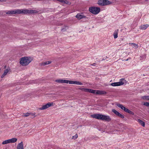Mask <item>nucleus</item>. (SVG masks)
Wrapping results in <instances>:
<instances>
[{
	"label": "nucleus",
	"mask_w": 149,
	"mask_h": 149,
	"mask_svg": "<svg viewBox=\"0 0 149 149\" xmlns=\"http://www.w3.org/2000/svg\"><path fill=\"white\" fill-rule=\"evenodd\" d=\"M55 81L57 82L63 83V79H57L55 80Z\"/></svg>",
	"instance_id": "obj_26"
},
{
	"label": "nucleus",
	"mask_w": 149,
	"mask_h": 149,
	"mask_svg": "<svg viewBox=\"0 0 149 149\" xmlns=\"http://www.w3.org/2000/svg\"><path fill=\"white\" fill-rule=\"evenodd\" d=\"M129 44L130 45H132L133 46V47H135L136 48H137L138 47V45L137 44L134 43H129Z\"/></svg>",
	"instance_id": "obj_21"
},
{
	"label": "nucleus",
	"mask_w": 149,
	"mask_h": 149,
	"mask_svg": "<svg viewBox=\"0 0 149 149\" xmlns=\"http://www.w3.org/2000/svg\"><path fill=\"white\" fill-rule=\"evenodd\" d=\"M17 14H32L38 13V12L36 10H28L27 9H17Z\"/></svg>",
	"instance_id": "obj_2"
},
{
	"label": "nucleus",
	"mask_w": 149,
	"mask_h": 149,
	"mask_svg": "<svg viewBox=\"0 0 149 149\" xmlns=\"http://www.w3.org/2000/svg\"><path fill=\"white\" fill-rule=\"evenodd\" d=\"M124 84V83L122 81L118 82H114L111 84V85L113 86H118L122 85Z\"/></svg>",
	"instance_id": "obj_10"
},
{
	"label": "nucleus",
	"mask_w": 149,
	"mask_h": 149,
	"mask_svg": "<svg viewBox=\"0 0 149 149\" xmlns=\"http://www.w3.org/2000/svg\"><path fill=\"white\" fill-rule=\"evenodd\" d=\"M30 116L29 113H24L22 115L23 116L25 117H27Z\"/></svg>",
	"instance_id": "obj_25"
},
{
	"label": "nucleus",
	"mask_w": 149,
	"mask_h": 149,
	"mask_svg": "<svg viewBox=\"0 0 149 149\" xmlns=\"http://www.w3.org/2000/svg\"><path fill=\"white\" fill-rule=\"evenodd\" d=\"M127 113H128L130 114H132L133 115L134 114V113L133 112L131 111L128 109H127L126 111L125 112Z\"/></svg>",
	"instance_id": "obj_22"
},
{
	"label": "nucleus",
	"mask_w": 149,
	"mask_h": 149,
	"mask_svg": "<svg viewBox=\"0 0 149 149\" xmlns=\"http://www.w3.org/2000/svg\"><path fill=\"white\" fill-rule=\"evenodd\" d=\"M16 148L17 149H24L23 143L22 141L18 144Z\"/></svg>",
	"instance_id": "obj_14"
},
{
	"label": "nucleus",
	"mask_w": 149,
	"mask_h": 149,
	"mask_svg": "<svg viewBox=\"0 0 149 149\" xmlns=\"http://www.w3.org/2000/svg\"><path fill=\"white\" fill-rule=\"evenodd\" d=\"M117 106L121 108L122 110H123L125 112H126L127 109V108L125 107H124L123 105L122 104H117Z\"/></svg>",
	"instance_id": "obj_15"
},
{
	"label": "nucleus",
	"mask_w": 149,
	"mask_h": 149,
	"mask_svg": "<svg viewBox=\"0 0 149 149\" xmlns=\"http://www.w3.org/2000/svg\"><path fill=\"white\" fill-rule=\"evenodd\" d=\"M149 26V25L146 24L145 25H142L140 26V28L142 30H145Z\"/></svg>",
	"instance_id": "obj_16"
},
{
	"label": "nucleus",
	"mask_w": 149,
	"mask_h": 149,
	"mask_svg": "<svg viewBox=\"0 0 149 149\" xmlns=\"http://www.w3.org/2000/svg\"><path fill=\"white\" fill-rule=\"evenodd\" d=\"M111 2L107 0H99L98 1V4L100 6H105L111 4Z\"/></svg>",
	"instance_id": "obj_5"
},
{
	"label": "nucleus",
	"mask_w": 149,
	"mask_h": 149,
	"mask_svg": "<svg viewBox=\"0 0 149 149\" xmlns=\"http://www.w3.org/2000/svg\"><path fill=\"white\" fill-rule=\"evenodd\" d=\"M75 17L79 20H80L83 18H87V17L83 15L80 13H78L77 14Z\"/></svg>",
	"instance_id": "obj_13"
},
{
	"label": "nucleus",
	"mask_w": 149,
	"mask_h": 149,
	"mask_svg": "<svg viewBox=\"0 0 149 149\" xmlns=\"http://www.w3.org/2000/svg\"><path fill=\"white\" fill-rule=\"evenodd\" d=\"M119 31V30L118 29H116L114 31L113 33V36H114V38L115 39H116L118 37V33Z\"/></svg>",
	"instance_id": "obj_17"
},
{
	"label": "nucleus",
	"mask_w": 149,
	"mask_h": 149,
	"mask_svg": "<svg viewBox=\"0 0 149 149\" xmlns=\"http://www.w3.org/2000/svg\"><path fill=\"white\" fill-rule=\"evenodd\" d=\"M5 12L7 15H13L17 14V10L5 11Z\"/></svg>",
	"instance_id": "obj_11"
},
{
	"label": "nucleus",
	"mask_w": 149,
	"mask_h": 149,
	"mask_svg": "<svg viewBox=\"0 0 149 149\" xmlns=\"http://www.w3.org/2000/svg\"><path fill=\"white\" fill-rule=\"evenodd\" d=\"M89 11L90 12L94 15L98 14L100 11V8L99 7L92 6L89 8Z\"/></svg>",
	"instance_id": "obj_4"
},
{
	"label": "nucleus",
	"mask_w": 149,
	"mask_h": 149,
	"mask_svg": "<svg viewBox=\"0 0 149 149\" xmlns=\"http://www.w3.org/2000/svg\"><path fill=\"white\" fill-rule=\"evenodd\" d=\"M92 117L99 120H104L109 122L111 121V117L108 116L103 115L100 114H93L91 115Z\"/></svg>",
	"instance_id": "obj_1"
},
{
	"label": "nucleus",
	"mask_w": 149,
	"mask_h": 149,
	"mask_svg": "<svg viewBox=\"0 0 149 149\" xmlns=\"http://www.w3.org/2000/svg\"><path fill=\"white\" fill-rule=\"evenodd\" d=\"M79 89L85 92H89L90 93H93V89L90 88H80Z\"/></svg>",
	"instance_id": "obj_12"
},
{
	"label": "nucleus",
	"mask_w": 149,
	"mask_h": 149,
	"mask_svg": "<svg viewBox=\"0 0 149 149\" xmlns=\"http://www.w3.org/2000/svg\"><path fill=\"white\" fill-rule=\"evenodd\" d=\"M6 0H0V2H3L6 1Z\"/></svg>",
	"instance_id": "obj_32"
},
{
	"label": "nucleus",
	"mask_w": 149,
	"mask_h": 149,
	"mask_svg": "<svg viewBox=\"0 0 149 149\" xmlns=\"http://www.w3.org/2000/svg\"><path fill=\"white\" fill-rule=\"evenodd\" d=\"M93 93H91L93 94H96L97 95H104L106 94L107 93L104 91H100V90H93Z\"/></svg>",
	"instance_id": "obj_8"
},
{
	"label": "nucleus",
	"mask_w": 149,
	"mask_h": 149,
	"mask_svg": "<svg viewBox=\"0 0 149 149\" xmlns=\"http://www.w3.org/2000/svg\"><path fill=\"white\" fill-rule=\"evenodd\" d=\"M121 80H124V79H121Z\"/></svg>",
	"instance_id": "obj_34"
},
{
	"label": "nucleus",
	"mask_w": 149,
	"mask_h": 149,
	"mask_svg": "<svg viewBox=\"0 0 149 149\" xmlns=\"http://www.w3.org/2000/svg\"><path fill=\"white\" fill-rule=\"evenodd\" d=\"M142 98L143 100H149V96H143L142 97Z\"/></svg>",
	"instance_id": "obj_23"
},
{
	"label": "nucleus",
	"mask_w": 149,
	"mask_h": 149,
	"mask_svg": "<svg viewBox=\"0 0 149 149\" xmlns=\"http://www.w3.org/2000/svg\"><path fill=\"white\" fill-rule=\"evenodd\" d=\"M95 65H96V63H93L91 64V65H92V66H95Z\"/></svg>",
	"instance_id": "obj_33"
},
{
	"label": "nucleus",
	"mask_w": 149,
	"mask_h": 149,
	"mask_svg": "<svg viewBox=\"0 0 149 149\" xmlns=\"http://www.w3.org/2000/svg\"><path fill=\"white\" fill-rule=\"evenodd\" d=\"M143 105L147 107L149 106V102H145L143 104Z\"/></svg>",
	"instance_id": "obj_30"
},
{
	"label": "nucleus",
	"mask_w": 149,
	"mask_h": 149,
	"mask_svg": "<svg viewBox=\"0 0 149 149\" xmlns=\"http://www.w3.org/2000/svg\"><path fill=\"white\" fill-rule=\"evenodd\" d=\"M36 113H29L30 115H31L32 116H34V117H35L36 116L35 115Z\"/></svg>",
	"instance_id": "obj_31"
},
{
	"label": "nucleus",
	"mask_w": 149,
	"mask_h": 149,
	"mask_svg": "<svg viewBox=\"0 0 149 149\" xmlns=\"http://www.w3.org/2000/svg\"><path fill=\"white\" fill-rule=\"evenodd\" d=\"M10 69H6L5 70L4 72L2 74L1 77L2 78H3L8 72L9 71Z\"/></svg>",
	"instance_id": "obj_19"
},
{
	"label": "nucleus",
	"mask_w": 149,
	"mask_h": 149,
	"mask_svg": "<svg viewBox=\"0 0 149 149\" xmlns=\"http://www.w3.org/2000/svg\"><path fill=\"white\" fill-rule=\"evenodd\" d=\"M6 67V66H4V68H5Z\"/></svg>",
	"instance_id": "obj_35"
},
{
	"label": "nucleus",
	"mask_w": 149,
	"mask_h": 149,
	"mask_svg": "<svg viewBox=\"0 0 149 149\" xmlns=\"http://www.w3.org/2000/svg\"><path fill=\"white\" fill-rule=\"evenodd\" d=\"M112 111L116 115L118 116L119 117H120L122 118H124V116L123 115L119 113L118 111L116 110L115 109H112Z\"/></svg>",
	"instance_id": "obj_9"
},
{
	"label": "nucleus",
	"mask_w": 149,
	"mask_h": 149,
	"mask_svg": "<svg viewBox=\"0 0 149 149\" xmlns=\"http://www.w3.org/2000/svg\"><path fill=\"white\" fill-rule=\"evenodd\" d=\"M137 122L139 123L143 127H144L145 126V123L143 121L140 119H139L137 120Z\"/></svg>",
	"instance_id": "obj_20"
},
{
	"label": "nucleus",
	"mask_w": 149,
	"mask_h": 149,
	"mask_svg": "<svg viewBox=\"0 0 149 149\" xmlns=\"http://www.w3.org/2000/svg\"><path fill=\"white\" fill-rule=\"evenodd\" d=\"M69 80L63 79V83L68 84Z\"/></svg>",
	"instance_id": "obj_29"
},
{
	"label": "nucleus",
	"mask_w": 149,
	"mask_h": 149,
	"mask_svg": "<svg viewBox=\"0 0 149 149\" xmlns=\"http://www.w3.org/2000/svg\"><path fill=\"white\" fill-rule=\"evenodd\" d=\"M78 136L77 134L72 137V139H75L78 137Z\"/></svg>",
	"instance_id": "obj_28"
},
{
	"label": "nucleus",
	"mask_w": 149,
	"mask_h": 149,
	"mask_svg": "<svg viewBox=\"0 0 149 149\" xmlns=\"http://www.w3.org/2000/svg\"><path fill=\"white\" fill-rule=\"evenodd\" d=\"M75 81H70L69 80L68 83L70 84H75Z\"/></svg>",
	"instance_id": "obj_27"
},
{
	"label": "nucleus",
	"mask_w": 149,
	"mask_h": 149,
	"mask_svg": "<svg viewBox=\"0 0 149 149\" xmlns=\"http://www.w3.org/2000/svg\"><path fill=\"white\" fill-rule=\"evenodd\" d=\"M75 84L81 85H83V83L78 81H75Z\"/></svg>",
	"instance_id": "obj_24"
},
{
	"label": "nucleus",
	"mask_w": 149,
	"mask_h": 149,
	"mask_svg": "<svg viewBox=\"0 0 149 149\" xmlns=\"http://www.w3.org/2000/svg\"><path fill=\"white\" fill-rule=\"evenodd\" d=\"M53 103L48 102L46 104L42 106V107L38 108V109L39 110H41L46 109L51 106H53Z\"/></svg>",
	"instance_id": "obj_7"
},
{
	"label": "nucleus",
	"mask_w": 149,
	"mask_h": 149,
	"mask_svg": "<svg viewBox=\"0 0 149 149\" xmlns=\"http://www.w3.org/2000/svg\"><path fill=\"white\" fill-rule=\"evenodd\" d=\"M17 139L16 138H13L3 141L2 143V144L5 145L8 143H15L17 141Z\"/></svg>",
	"instance_id": "obj_6"
},
{
	"label": "nucleus",
	"mask_w": 149,
	"mask_h": 149,
	"mask_svg": "<svg viewBox=\"0 0 149 149\" xmlns=\"http://www.w3.org/2000/svg\"><path fill=\"white\" fill-rule=\"evenodd\" d=\"M51 63H52V61H46L45 62L41 63H40V65H41L45 66L46 65L50 64Z\"/></svg>",
	"instance_id": "obj_18"
},
{
	"label": "nucleus",
	"mask_w": 149,
	"mask_h": 149,
	"mask_svg": "<svg viewBox=\"0 0 149 149\" xmlns=\"http://www.w3.org/2000/svg\"><path fill=\"white\" fill-rule=\"evenodd\" d=\"M32 61L31 57L25 56L20 59V63L23 66L28 65Z\"/></svg>",
	"instance_id": "obj_3"
}]
</instances>
